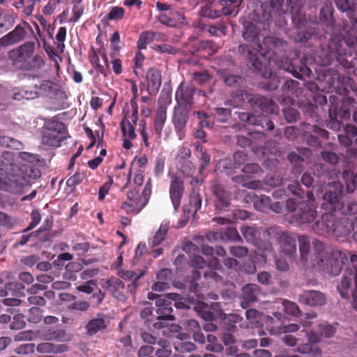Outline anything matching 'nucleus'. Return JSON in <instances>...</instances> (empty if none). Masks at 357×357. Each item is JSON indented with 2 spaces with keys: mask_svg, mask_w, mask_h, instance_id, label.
I'll return each instance as SVG.
<instances>
[{
  "mask_svg": "<svg viewBox=\"0 0 357 357\" xmlns=\"http://www.w3.org/2000/svg\"><path fill=\"white\" fill-rule=\"evenodd\" d=\"M301 261L306 267H313L332 275L340 273L342 264L347 259L344 253L325 246L322 242L308 237L298 238Z\"/></svg>",
  "mask_w": 357,
  "mask_h": 357,
  "instance_id": "nucleus-1",
  "label": "nucleus"
},
{
  "mask_svg": "<svg viewBox=\"0 0 357 357\" xmlns=\"http://www.w3.org/2000/svg\"><path fill=\"white\" fill-rule=\"evenodd\" d=\"M243 28V36L245 40L250 43V47L240 45L239 52L245 54L253 69L262 77L271 78L273 76V68L276 65V61L273 58V52L268 49H264L259 43V33L255 24L245 22Z\"/></svg>",
  "mask_w": 357,
  "mask_h": 357,
  "instance_id": "nucleus-2",
  "label": "nucleus"
},
{
  "mask_svg": "<svg viewBox=\"0 0 357 357\" xmlns=\"http://www.w3.org/2000/svg\"><path fill=\"white\" fill-rule=\"evenodd\" d=\"M343 186L340 182L329 183L327 192L323 197L324 202L321 208L329 212L321 215V220H317L312 226V229L321 234L335 232L337 225L333 220V213L340 212L341 214H353L357 213V202L348 204L345 208L341 202Z\"/></svg>",
  "mask_w": 357,
  "mask_h": 357,
  "instance_id": "nucleus-3",
  "label": "nucleus"
},
{
  "mask_svg": "<svg viewBox=\"0 0 357 357\" xmlns=\"http://www.w3.org/2000/svg\"><path fill=\"white\" fill-rule=\"evenodd\" d=\"M12 158L13 153L9 151L0 155V189L20 193L23 187L28 184V178L40 177V171L27 165L18 167L10 161Z\"/></svg>",
  "mask_w": 357,
  "mask_h": 357,
  "instance_id": "nucleus-4",
  "label": "nucleus"
},
{
  "mask_svg": "<svg viewBox=\"0 0 357 357\" xmlns=\"http://www.w3.org/2000/svg\"><path fill=\"white\" fill-rule=\"evenodd\" d=\"M245 315L248 321L249 326L259 328L257 333L259 335H265L264 330L259 328L264 327L271 335L293 333L299 329V326L294 324L278 326L275 320L273 317L263 313H259L255 309L247 310Z\"/></svg>",
  "mask_w": 357,
  "mask_h": 357,
  "instance_id": "nucleus-5",
  "label": "nucleus"
},
{
  "mask_svg": "<svg viewBox=\"0 0 357 357\" xmlns=\"http://www.w3.org/2000/svg\"><path fill=\"white\" fill-rule=\"evenodd\" d=\"M328 48L330 52L327 54L326 58L321 59L319 56H317L315 59V62H317L322 66H325L330 65L334 59H336L342 63L343 62L342 56L344 55L347 56L349 54V57L351 56L353 53L357 55V37L349 36L342 39L334 37L331 39Z\"/></svg>",
  "mask_w": 357,
  "mask_h": 357,
  "instance_id": "nucleus-6",
  "label": "nucleus"
},
{
  "mask_svg": "<svg viewBox=\"0 0 357 357\" xmlns=\"http://www.w3.org/2000/svg\"><path fill=\"white\" fill-rule=\"evenodd\" d=\"M314 195L312 192H307V200L298 202L295 199H289L287 201V209L292 212L295 221L299 224L312 222L316 217L317 212L314 210Z\"/></svg>",
  "mask_w": 357,
  "mask_h": 357,
  "instance_id": "nucleus-7",
  "label": "nucleus"
},
{
  "mask_svg": "<svg viewBox=\"0 0 357 357\" xmlns=\"http://www.w3.org/2000/svg\"><path fill=\"white\" fill-rule=\"evenodd\" d=\"M148 298L150 300L155 299V305L158 307V321L153 324L154 328H162L167 326V321L174 319V316L172 314V302H176L178 299L179 295L176 294L156 295L153 293H149Z\"/></svg>",
  "mask_w": 357,
  "mask_h": 357,
  "instance_id": "nucleus-8",
  "label": "nucleus"
},
{
  "mask_svg": "<svg viewBox=\"0 0 357 357\" xmlns=\"http://www.w3.org/2000/svg\"><path fill=\"white\" fill-rule=\"evenodd\" d=\"M241 232L243 237L247 241L250 242L258 247V251L252 256V261L255 263V266H249L245 271L248 273H253L256 271V265L263 266L266 262V252H272L273 248L269 243H264L261 247L257 240V237L259 236V231L251 227H243Z\"/></svg>",
  "mask_w": 357,
  "mask_h": 357,
  "instance_id": "nucleus-9",
  "label": "nucleus"
},
{
  "mask_svg": "<svg viewBox=\"0 0 357 357\" xmlns=\"http://www.w3.org/2000/svg\"><path fill=\"white\" fill-rule=\"evenodd\" d=\"M65 138V126L63 123L54 119L45 122L42 137L43 144L50 147H59Z\"/></svg>",
  "mask_w": 357,
  "mask_h": 357,
  "instance_id": "nucleus-10",
  "label": "nucleus"
},
{
  "mask_svg": "<svg viewBox=\"0 0 357 357\" xmlns=\"http://www.w3.org/2000/svg\"><path fill=\"white\" fill-rule=\"evenodd\" d=\"M151 194V183L149 178L139 197L138 192L130 190L127 194V200L123 204L122 208L127 213L137 214L147 204Z\"/></svg>",
  "mask_w": 357,
  "mask_h": 357,
  "instance_id": "nucleus-11",
  "label": "nucleus"
},
{
  "mask_svg": "<svg viewBox=\"0 0 357 357\" xmlns=\"http://www.w3.org/2000/svg\"><path fill=\"white\" fill-rule=\"evenodd\" d=\"M354 287L357 289V267L347 269L342 276L337 290L342 298H347ZM352 305L357 311V290L352 293Z\"/></svg>",
  "mask_w": 357,
  "mask_h": 357,
  "instance_id": "nucleus-12",
  "label": "nucleus"
},
{
  "mask_svg": "<svg viewBox=\"0 0 357 357\" xmlns=\"http://www.w3.org/2000/svg\"><path fill=\"white\" fill-rule=\"evenodd\" d=\"M33 45L26 44L19 48L11 50L9 52V58L16 68L25 70L29 67L26 64L29 57L33 54Z\"/></svg>",
  "mask_w": 357,
  "mask_h": 357,
  "instance_id": "nucleus-13",
  "label": "nucleus"
},
{
  "mask_svg": "<svg viewBox=\"0 0 357 357\" xmlns=\"http://www.w3.org/2000/svg\"><path fill=\"white\" fill-rule=\"evenodd\" d=\"M191 265L194 268L198 269H203L206 267H209L211 270L208 273H204L205 278H211L214 280L217 281L219 278V276L217 273L213 271V269L216 270L219 268L220 263L218 259L215 257H211L208 259V261L206 262L201 256L195 255L192 257Z\"/></svg>",
  "mask_w": 357,
  "mask_h": 357,
  "instance_id": "nucleus-14",
  "label": "nucleus"
},
{
  "mask_svg": "<svg viewBox=\"0 0 357 357\" xmlns=\"http://www.w3.org/2000/svg\"><path fill=\"white\" fill-rule=\"evenodd\" d=\"M171 178L169 195L175 210L180 206L181 199L183 193V183L178 176L169 174Z\"/></svg>",
  "mask_w": 357,
  "mask_h": 357,
  "instance_id": "nucleus-15",
  "label": "nucleus"
},
{
  "mask_svg": "<svg viewBox=\"0 0 357 357\" xmlns=\"http://www.w3.org/2000/svg\"><path fill=\"white\" fill-rule=\"evenodd\" d=\"M301 303L310 306L323 305L326 302L325 295L318 291H305L299 295Z\"/></svg>",
  "mask_w": 357,
  "mask_h": 357,
  "instance_id": "nucleus-16",
  "label": "nucleus"
},
{
  "mask_svg": "<svg viewBox=\"0 0 357 357\" xmlns=\"http://www.w3.org/2000/svg\"><path fill=\"white\" fill-rule=\"evenodd\" d=\"M337 8L346 12L354 27L357 28V0H335Z\"/></svg>",
  "mask_w": 357,
  "mask_h": 357,
  "instance_id": "nucleus-17",
  "label": "nucleus"
},
{
  "mask_svg": "<svg viewBox=\"0 0 357 357\" xmlns=\"http://www.w3.org/2000/svg\"><path fill=\"white\" fill-rule=\"evenodd\" d=\"M278 242L280 248L284 255L293 256L296 252V241L292 236L281 232L278 234Z\"/></svg>",
  "mask_w": 357,
  "mask_h": 357,
  "instance_id": "nucleus-18",
  "label": "nucleus"
},
{
  "mask_svg": "<svg viewBox=\"0 0 357 357\" xmlns=\"http://www.w3.org/2000/svg\"><path fill=\"white\" fill-rule=\"evenodd\" d=\"M290 7V14L293 23L298 27L302 26L306 22L305 15L301 8V0H287Z\"/></svg>",
  "mask_w": 357,
  "mask_h": 357,
  "instance_id": "nucleus-19",
  "label": "nucleus"
},
{
  "mask_svg": "<svg viewBox=\"0 0 357 357\" xmlns=\"http://www.w3.org/2000/svg\"><path fill=\"white\" fill-rule=\"evenodd\" d=\"M193 89L185 83L181 84L176 91V100L178 106L186 108L188 105L191 104L192 97L193 94Z\"/></svg>",
  "mask_w": 357,
  "mask_h": 357,
  "instance_id": "nucleus-20",
  "label": "nucleus"
},
{
  "mask_svg": "<svg viewBox=\"0 0 357 357\" xmlns=\"http://www.w3.org/2000/svg\"><path fill=\"white\" fill-rule=\"evenodd\" d=\"M146 78L149 93L153 94L158 92L162 83L160 72L157 68H151L146 73Z\"/></svg>",
  "mask_w": 357,
  "mask_h": 357,
  "instance_id": "nucleus-21",
  "label": "nucleus"
},
{
  "mask_svg": "<svg viewBox=\"0 0 357 357\" xmlns=\"http://www.w3.org/2000/svg\"><path fill=\"white\" fill-rule=\"evenodd\" d=\"M188 119V114L187 108L181 106L176 107L174 110V116L173 118V123L175 126L176 131L177 132L180 138L181 137V133L185 128Z\"/></svg>",
  "mask_w": 357,
  "mask_h": 357,
  "instance_id": "nucleus-22",
  "label": "nucleus"
},
{
  "mask_svg": "<svg viewBox=\"0 0 357 357\" xmlns=\"http://www.w3.org/2000/svg\"><path fill=\"white\" fill-rule=\"evenodd\" d=\"M39 333L38 339L44 340H55L57 342H67L70 340V337L63 330H38Z\"/></svg>",
  "mask_w": 357,
  "mask_h": 357,
  "instance_id": "nucleus-23",
  "label": "nucleus"
},
{
  "mask_svg": "<svg viewBox=\"0 0 357 357\" xmlns=\"http://www.w3.org/2000/svg\"><path fill=\"white\" fill-rule=\"evenodd\" d=\"M25 31L23 27L17 26L15 29L0 39V45L8 46L21 41L24 36Z\"/></svg>",
  "mask_w": 357,
  "mask_h": 357,
  "instance_id": "nucleus-24",
  "label": "nucleus"
},
{
  "mask_svg": "<svg viewBox=\"0 0 357 357\" xmlns=\"http://www.w3.org/2000/svg\"><path fill=\"white\" fill-rule=\"evenodd\" d=\"M105 287L116 299L119 301L125 299V296L123 294L125 285L121 280L118 278H111L107 281Z\"/></svg>",
  "mask_w": 357,
  "mask_h": 357,
  "instance_id": "nucleus-25",
  "label": "nucleus"
},
{
  "mask_svg": "<svg viewBox=\"0 0 357 357\" xmlns=\"http://www.w3.org/2000/svg\"><path fill=\"white\" fill-rule=\"evenodd\" d=\"M243 298L247 304L254 302L259 292V287L255 284H248L242 289Z\"/></svg>",
  "mask_w": 357,
  "mask_h": 357,
  "instance_id": "nucleus-26",
  "label": "nucleus"
},
{
  "mask_svg": "<svg viewBox=\"0 0 357 357\" xmlns=\"http://www.w3.org/2000/svg\"><path fill=\"white\" fill-rule=\"evenodd\" d=\"M106 326L105 319L103 317H98L89 321L86 326V329L90 335H93L105 328Z\"/></svg>",
  "mask_w": 357,
  "mask_h": 357,
  "instance_id": "nucleus-27",
  "label": "nucleus"
},
{
  "mask_svg": "<svg viewBox=\"0 0 357 357\" xmlns=\"http://www.w3.org/2000/svg\"><path fill=\"white\" fill-rule=\"evenodd\" d=\"M36 349L41 354L59 353L66 351V347L65 345H54L52 343L44 342L39 344Z\"/></svg>",
  "mask_w": 357,
  "mask_h": 357,
  "instance_id": "nucleus-28",
  "label": "nucleus"
},
{
  "mask_svg": "<svg viewBox=\"0 0 357 357\" xmlns=\"http://www.w3.org/2000/svg\"><path fill=\"white\" fill-rule=\"evenodd\" d=\"M342 176L346 183L347 192H353L357 187V174H354L351 171L347 170L344 171Z\"/></svg>",
  "mask_w": 357,
  "mask_h": 357,
  "instance_id": "nucleus-29",
  "label": "nucleus"
},
{
  "mask_svg": "<svg viewBox=\"0 0 357 357\" xmlns=\"http://www.w3.org/2000/svg\"><path fill=\"white\" fill-rule=\"evenodd\" d=\"M170 271L168 269H162L161 270L157 275V278L159 281L154 283L152 286V289L155 291H162L165 289H167L169 284L167 282L162 281L163 278H167L170 275Z\"/></svg>",
  "mask_w": 357,
  "mask_h": 357,
  "instance_id": "nucleus-30",
  "label": "nucleus"
},
{
  "mask_svg": "<svg viewBox=\"0 0 357 357\" xmlns=\"http://www.w3.org/2000/svg\"><path fill=\"white\" fill-rule=\"evenodd\" d=\"M215 194L218 199V201L215 204V206L218 209L222 210L224 208L229 206V197L227 192L220 188H217L215 190Z\"/></svg>",
  "mask_w": 357,
  "mask_h": 357,
  "instance_id": "nucleus-31",
  "label": "nucleus"
},
{
  "mask_svg": "<svg viewBox=\"0 0 357 357\" xmlns=\"http://www.w3.org/2000/svg\"><path fill=\"white\" fill-rule=\"evenodd\" d=\"M169 229V225L167 223H162L160 226L159 229L157 231L153 238L150 240L149 244L153 246H157L159 245L165 238Z\"/></svg>",
  "mask_w": 357,
  "mask_h": 357,
  "instance_id": "nucleus-32",
  "label": "nucleus"
},
{
  "mask_svg": "<svg viewBox=\"0 0 357 357\" xmlns=\"http://www.w3.org/2000/svg\"><path fill=\"white\" fill-rule=\"evenodd\" d=\"M146 273V269L143 271H138L137 272L132 271H122L119 273L120 276L125 279V280H132V286H133L134 288L137 287V281L142 277Z\"/></svg>",
  "mask_w": 357,
  "mask_h": 357,
  "instance_id": "nucleus-33",
  "label": "nucleus"
},
{
  "mask_svg": "<svg viewBox=\"0 0 357 357\" xmlns=\"http://www.w3.org/2000/svg\"><path fill=\"white\" fill-rule=\"evenodd\" d=\"M333 8L331 2L326 3L321 9V21L332 25L333 24Z\"/></svg>",
  "mask_w": 357,
  "mask_h": 357,
  "instance_id": "nucleus-34",
  "label": "nucleus"
},
{
  "mask_svg": "<svg viewBox=\"0 0 357 357\" xmlns=\"http://www.w3.org/2000/svg\"><path fill=\"white\" fill-rule=\"evenodd\" d=\"M167 114L163 108L158 109L154 122V128L157 134L160 135L166 121Z\"/></svg>",
  "mask_w": 357,
  "mask_h": 357,
  "instance_id": "nucleus-35",
  "label": "nucleus"
},
{
  "mask_svg": "<svg viewBox=\"0 0 357 357\" xmlns=\"http://www.w3.org/2000/svg\"><path fill=\"white\" fill-rule=\"evenodd\" d=\"M121 127L123 132V137L129 139H134L136 137L135 128L131 122L125 119H123L121 123Z\"/></svg>",
  "mask_w": 357,
  "mask_h": 357,
  "instance_id": "nucleus-36",
  "label": "nucleus"
},
{
  "mask_svg": "<svg viewBox=\"0 0 357 357\" xmlns=\"http://www.w3.org/2000/svg\"><path fill=\"white\" fill-rule=\"evenodd\" d=\"M284 0H271V17H274L277 15L280 16L282 14H287L284 9Z\"/></svg>",
  "mask_w": 357,
  "mask_h": 357,
  "instance_id": "nucleus-37",
  "label": "nucleus"
},
{
  "mask_svg": "<svg viewBox=\"0 0 357 357\" xmlns=\"http://www.w3.org/2000/svg\"><path fill=\"white\" fill-rule=\"evenodd\" d=\"M333 115L335 118H340L341 119H348L350 117V111L347 109H337V107L332 105L329 108V116L332 119Z\"/></svg>",
  "mask_w": 357,
  "mask_h": 357,
  "instance_id": "nucleus-38",
  "label": "nucleus"
},
{
  "mask_svg": "<svg viewBox=\"0 0 357 357\" xmlns=\"http://www.w3.org/2000/svg\"><path fill=\"white\" fill-rule=\"evenodd\" d=\"M270 205V198L265 195H263L261 197H255V199H254V206L259 211H266L269 208Z\"/></svg>",
  "mask_w": 357,
  "mask_h": 357,
  "instance_id": "nucleus-39",
  "label": "nucleus"
},
{
  "mask_svg": "<svg viewBox=\"0 0 357 357\" xmlns=\"http://www.w3.org/2000/svg\"><path fill=\"white\" fill-rule=\"evenodd\" d=\"M153 32L145 31L142 32L137 41V47L139 49H146L147 45L153 42Z\"/></svg>",
  "mask_w": 357,
  "mask_h": 357,
  "instance_id": "nucleus-40",
  "label": "nucleus"
},
{
  "mask_svg": "<svg viewBox=\"0 0 357 357\" xmlns=\"http://www.w3.org/2000/svg\"><path fill=\"white\" fill-rule=\"evenodd\" d=\"M297 351L301 354H311L314 356L321 355V350L319 348L310 344L299 345Z\"/></svg>",
  "mask_w": 357,
  "mask_h": 357,
  "instance_id": "nucleus-41",
  "label": "nucleus"
},
{
  "mask_svg": "<svg viewBox=\"0 0 357 357\" xmlns=\"http://www.w3.org/2000/svg\"><path fill=\"white\" fill-rule=\"evenodd\" d=\"M26 65L29 66V67L25 70H38L45 65V61L42 56L39 55H32L29 57Z\"/></svg>",
  "mask_w": 357,
  "mask_h": 357,
  "instance_id": "nucleus-42",
  "label": "nucleus"
},
{
  "mask_svg": "<svg viewBox=\"0 0 357 357\" xmlns=\"http://www.w3.org/2000/svg\"><path fill=\"white\" fill-rule=\"evenodd\" d=\"M37 97L38 93L36 91H29L22 90L17 92H15L13 95V98L17 100L34 99Z\"/></svg>",
  "mask_w": 357,
  "mask_h": 357,
  "instance_id": "nucleus-43",
  "label": "nucleus"
},
{
  "mask_svg": "<svg viewBox=\"0 0 357 357\" xmlns=\"http://www.w3.org/2000/svg\"><path fill=\"white\" fill-rule=\"evenodd\" d=\"M282 306L285 312L288 314H291L297 317L300 314L301 311L295 303L284 301H282Z\"/></svg>",
  "mask_w": 357,
  "mask_h": 357,
  "instance_id": "nucleus-44",
  "label": "nucleus"
},
{
  "mask_svg": "<svg viewBox=\"0 0 357 357\" xmlns=\"http://www.w3.org/2000/svg\"><path fill=\"white\" fill-rule=\"evenodd\" d=\"M207 341L208 342L206 347L207 350L219 352L223 349V347L217 342V337L213 335H208L207 336Z\"/></svg>",
  "mask_w": 357,
  "mask_h": 357,
  "instance_id": "nucleus-45",
  "label": "nucleus"
},
{
  "mask_svg": "<svg viewBox=\"0 0 357 357\" xmlns=\"http://www.w3.org/2000/svg\"><path fill=\"white\" fill-rule=\"evenodd\" d=\"M39 333L38 331H26L20 333L16 336L17 340H36L38 339Z\"/></svg>",
  "mask_w": 357,
  "mask_h": 357,
  "instance_id": "nucleus-46",
  "label": "nucleus"
},
{
  "mask_svg": "<svg viewBox=\"0 0 357 357\" xmlns=\"http://www.w3.org/2000/svg\"><path fill=\"white\" fill-rule=\"evenodd\" d=\"M54 84L47 80H42L39 82V84H36L35 87L38 91V95L40 94H47L48 92L51 91L53 89Z\"/></svg>",
  "mask_w": 357,
  "mask_h": 357,
  "instance_id": "nucleus-47",
  "label": "nucleus"
},
{
  "mask_svg": "<svg viewBox=\"0 0 357 357\" xmlns=\"http://www.w3.org/2000/svg\"><path fill=\"white\" fill-rule=\"evenodd\" d=\"M153 50L159 53H168L171 54H175L177 50L171 45L167 44L162 45H154L152 46Z\"/></svg>",
  "mask_w": 357,
  "mask_h": 357,
  "instance_id": "nucleus-48",
  "label": "nucleus"
},
{
  "mask_svg": "<svg viewBox=\"0 0 357 357\" xmlns=\"http://www.w3.org/2000/svg\"><path fill=\"white\" fill-rule=\"evenodd\" d=\"M320 335L321 337L328 338L333 336L335 334V328L328 324H320L319 326Z\"/></svg>",
  "mask_w": 357,
  "mask_h": 357,
  "instance_id": "nucleus-49",
  "label": "nucleus"
},
{
  "mask_svg": "<svg viewBox=\"0 0 357 357\" xmlns=\"http://www.w3.org/2000/svg\"><path fill=\"white\" fill-rule=\"evenodd\" d=\"M73 15L69 20V22H76L79 20L80 17L82 15L84 12V8L80 4V3H77L73 8Z\"/></svg>",
  "mask_w": 357,
  "mask_h": 357,
  "instance_id": "nucleus-50",
  "label": "nucleus"
},
{
  "mask_svg": "<svg viewBox=\"0 0 357 357\" xmlns=\"http://www.w3.org/2000/svg\"><path fill=\"white\" fill-rule=\"evenodd\" d=\"M89 59L91 63L93 66L97 71L101 73H104V67L100 64L99 54L98 51H93V53L90 54Z\"/></svg>",
  "mask_w": 357,
  "mask_h": 357,
  "instance_id": "nucleus-51",
  "label": "nucleus"
},
{
  "mask_svg": "<svg viewBox=\"0 0 357 357\" xmlns=\"http://www.w3.org/2000/svg\"><path fill=\"white\" fill-rule=\"evenodd\" d=\"M125 14V10L121 7H113L108 14L109 20H119L123 18Z\"/></svg>",
  "mask_w": 357,
  "mask_h": 357,
  "instance_id": "nucleus-52",
  "label": "nucleus"
},
{
  "mask_svg": "<svg viewBox=\"0 0 357 357\" xmlns=\"http://www.w3.org/2000/svg\"><path fill=\"white\" fill-rule=\"evenodd\" d=\"M222 77L225 84L228 86H234L241 80V77L239 76L230 75L227 72L222 73Z\"/></svg>",
  "mask_w": 357,
  "mask_h": 357,
  "instance_id": "nucleus-53",
  "label": "nucleus"
},
{
  "mask_svg": "<svg viewBox=\"0 0 357 357\" xmlns=\"http://www.w3.org/2000/svg\"><path fill=\"white\" fill-rule=\"evenodd\" d=\"M30 313V317L29 320L30 321H32L33 323H38L43 317V311L40 308L34 307L29 310Z\"/></svg>",
  "mask_w": 357,
  "mask_h": 357,
  "instance_id": "nucleus-54",
  "label": "nucleus"
},
{
  "mask_svg": "<svg viewBox=\"0 0 357 357\" xmlns=\"http://www.w3.org/2000/svg\"><path fill=\"white\" fill-rule=\"evenodd\" d=\"M144 60V56L141 52H137L135 55V68L134 71L137 75H140L142 73V68L143 65V62Z\"/></svg>",
  "mask_w": 357,
  "mask_h": 357,
  "instance_id": "nucleus-55",
  "label": "nucleus"
},
{
  "mask_svg": "<svg viewBox=\"0 0 357 357\" xmlns=\"http://www.w3.org/2000/svg\"><path fill=\"white\" fill-rule=\"evenodd\" d=\"M97 287L96 283L93 280H89L85 282L82 285H79L77 287V289L79 291H83L86 294L92 293Z\"/></svg>",
  "mask_w": 357,
  "mask_h": 357,
  "instance_id": "nucleus-56",
  "label": "nucleus"
},
{
  "mask_svg": "<svg viewBox=\"0 0 357 357\" xmlns=\"http://www.w3.org/2000/svg\"><path fill=\"white\" fill-rule=\"evenodd\" d=\"M284 116L288 122L296 121L299 116L298 112L293 108L284 109Z\"/></svg>",
  "mask_w": 357,
  "mask_h": 357,
  "instance_id": "nucleus-57",
  "label": "nucleus"
},
{
  "mask_svg": "<svg viewBox=\"0 0 357 357\" xmlns=\"http://www.w3.org/2000/svg\"><path fill=\"white\" fill-rule=\"evenodd\" d=\"M41 217L37 210H34L31 213V222L29 226L24 230L25 231L31 230L36 227L40 222Z\"/></svg>",
  "mask_w": 357,
  "mask_h": 357,
  "instance_id": "nucleus-58",
  "label": "nucleus"
},
{
  "mask_svg": "<svg viewBox=\"0 0 357 357\" xmlns=\"http://www.w3.org/2000/svg\"><path fill=\"white\" fill-rule=\"evenodd\" d=\"M17 144L19 143L11 137L6 136H0V145L1 146L12 148H17Z\"/></svg>",
  "mask_w": 357,
  "mask_h": 357,
  "instance_id": "nucleus-59",
  "label": "nucleus"
},
{
  "mask_svg": "<svg viewBox=\"0 0 357 357\" xmlns=\"http://www.w3.org/2000/svg\"><path fill=\"white\" fill-rule=\"evenodd\" d=\"M231 254L237 257L245 256L248 251V249L243 246H234L230 248Z\"/></svg>",
  "mask_w": 357,
  "mask_h": 357,
  "instance_id": "nucleus-60",
  "label": "nucleus"
},
{
  "mask_svg": "<svg viewBox=\"0 0 357 357\" xmlns=\"http://www.w3.org/2000/svg\"><path fill=\"white\" fill-rule=\"evenodd\" d=\"M210 79V76L206 73H195L193 74L194 81L199 84H203L208 82Z\"/></svg>",
  "mask_w": 357,
  "mask_h": 357,
  "instance_id": "nucleus-61",
  "label": "nucleus"
},
{
  "mask_svg": "<svg viewBox=\"0 0 357 357\" xmlns=\"http://www.w3.org/2000/svg\"><path fill=\"white\" fill-rule=\"evenodd\" d=\"M58 3L55 0L50 1L43 8V13L46 15H50L55 11Z\"/></svg>",
  "mask_w": 357,
  "mask_h": 357,
  "instance_id": "nucleus-62",
  "label": "nucleus"
},
{
  "mask_svg": "<svg viewBox=\"0 0 357 357\" xmlns=\"http://www.w3.org/2000/svg\"><path fill=\"white\" fill-rule=\"evenodd\" d=\"M260 167L255 163H250L246 165L242 169V171L245 174H257L260 172Z\"/></svg>",
  "mask_w": 357,
  "mask_h": 357,
  "instance_id": "nucleus-63",
  "label": "nucleus"
},
{
  "mask_svg": "<svg viewBox=\"0 0 357 357\" xmlns=\"http://www.w3.org/2000/svg\"><path fill=\"white\" fill-rule=\"evenodd\" d=\"M322 158L326 162L331 165L335 164L337 162V156L333 152H323Z\"/></svg>",
  "mask_w": 357,
  "mask_h": 357,
  "instance_id": "nucleus-64",
  "label": "nucleus"
}]
</instances>
